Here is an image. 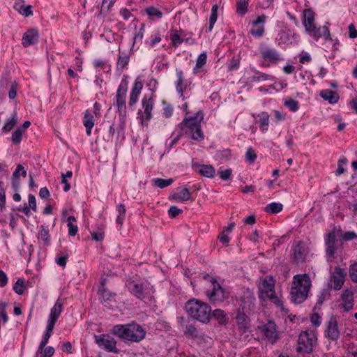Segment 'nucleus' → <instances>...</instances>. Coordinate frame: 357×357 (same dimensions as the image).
Listing matches in <instances>:
<instances>
[{
  "label": "nucleus",
  "instance_id": "6ab92c4d",
  "mask_svg": "<svg viewBox=\"0 0 357 357\" xmlns=\"http://www.w3.org/2000/svg\"><path fill=\"white\" fill-rule=\"evenodd\" d=\"M119 54L117 58L116 61V71L120 73H123L124 68L129 64L130 58L132 54L131 52H121L120 49H119Z\"/></svg>",
  "mask_w": 357,
  "mask_h": 357
},
{
  "label": "nucleus",
  "instance_id": "e433bc0d",
  "mask_svg": "<svg viewBox=\"0 0 357 357\" xmlns=\"http://www.w3.org/2000/svg\"><path fill=\"white\" fill-rule=\"evenodd\" d=\"M282 204L280 203L272 202L268 204L265 208V211L268 213H278L282 210Z\"/></svg>",
  "mask_w": 357,
  "mask_h": 357
},
{
  "label": "nucleus",
  "instance_id": "79ce46f5",
  "mask_svg": "<svg viewBox=\"0 0 357 357\" xmlns=\"http://www.w3.org/2000/svg\"><path fill=\"white\" fill-rule=\"evenodd\" d=\"M117 211L119 213V215L116 218V223L118 225H120V226H122L123 220L125 219V214H126V206L124 204H121L117 207Z\"/></svg>",
  "mask_w": 357,
  "mask_h": 357
},
{
  "label": "nucleus",
  "instance_id": "4468645a",
  "mask_svg": "<svg viewBox=\"0 0 357 357\" xmlns=\"http://www.w3.org/2000/svg\"><path fill=\"white\" fill-rule=\"evenodd\" d=\"M266 17L264 15L258 16L252 22V27L250 31L251 35L257 38H260L264 33V23Z\"/></svg>",
  "mask_w": 357,
  "mask_h": 357
},
{
  "label": "nucleus",
  "instance_id": "2f4dec72",
  "mask_svg": "<svg viewBox=\"0 0 357 357\" xmlns=\"http://www.w3.org/2000/svg\"><path fill=\"white\" fill-rule=\"evenodd\" d=\"M207 55L206 52L200 54L196 61L195 67L193 69L194 73H199L202 72V67L206 63Z\"/></svg>",
  "mask_w": 357,
  "mask_h": 357
},
{
  "label": "nucleus",
  "instance_id": "5fc2aeb1",
  "mask_svg": "<svg viewBox=\"0 0 357 357\" xmlns=\"http://www.w3.org/2000/svg\"><path fill=\"white\" fill-rule=\"evenodd\" d=\"M140 91H132L130 94V99L128 102V105L130 107H132L137 101L138 96L139 95Z\"/></svg>",
  "mask_w": 357,
  "mask_h": 357
},
{
  "label": "nucleus",
  "instance_id": "4d7b16f0",
  "mask_svg": "<svg viewBox=\"0 0 357 357\" xmlns=\"http://www.w3.org/2000/svg\"><path fill=\"white\" fill-rule=\"evenodd\" d=\"M144 32V25L142 24L140 29L135 32V36H134V43L133 45L137 43V41L142 42L143 36Z\"/></svg>",
  "mask_w": 357,
  "mask_h": 357
},
{
  "label": "nucleus",
  "instance_id": "a19ab883",
  "mask_svg": "<svg viewBox=\"0 0 357 357\" xmlns=\"http://www.w3.org/2000/svg\"><path fill=\"white\" fill-rule=\"evenodd\" d=\"M172 178L162 179V178H154L152 180L153 184L160 188H164L170 185L173 183Z\"/></svg>",
  "mask_w": 357,
  "mask_h": 357
},
{
  "label": "nucleus",
  "instance_id": "a18cd8bd",
  "mask_svg": "<svg viewBox=\"0 0 357 357\" xmlns=\"http://www.w3.org/2000/svg\"><path fill=\"white\" fill-rule=\"evenodd\" d=\"M22 133H23V130H22V128H18L13 132L12 137H11V140L14 144L17 145V144H20V142L22 141Z\"/></svg>",
  "mask_w": 357,
  "mask_h": 357
},
{
  "label": "nucleus",
  "instance_id": "13d9d810",
  "mask_svg": "<svg viewBox=\"0 0 357 357\" xmlns=\"http://www.w3.org/2000/svg\"><path fill=\"white\" fill-rule=\"evenodd\" d=\"M245 158H246V160L250 162V163H252L255 162L256 158H257V155L256 153H255L254 150L251 148H249L248 150H247V152H246V154H245Z\"/></svg>",
  "mask_w": 357,
  "mask_h": 357
},
{
  "label": "nucleus",
  "instance_id": "ea45409f",
  "mask_svg": "<svg viewBox=\"0 0 357 357\" xmlns=\"http://www.w3.org/2000/svg\"><path fill=\"white\" fill-rule=\"evenodd\" d=\"M16 112H15L12 118L7 120L5 125L3 126L2 130L3 132H7L11 130L17 123V119L16 117Z\"/></svg>",
  "mask_w": 357,
  "mask_h": 357
},
{
  "label": "nucleus",
  "instance_id": "39448f33",
  "mask_svg": "<svg viewBox=\"0 0 357 357\" xmlns=\"http://www.w3.org/2000/svg\"><path fill=\"white\" fill-rule=\"evenodd\" d=\"M259 50L261 59L269 63L277 65L284 60L282 55L273 47L261 44Z\"/></svg>",
  "mask_w": 357,
  "mask_h": 357
},
{
  "label": "nucleus",
  "instance_id": "ddd939ff",
  "mask_svg": "<svg viewBox=\"0 0 357 357\" xmlns=\"http://www.w3.org/2000/svg\"><path fill=\"white\" fill-rule=\"evenodd\" d=\"M315 40H318L321 38H324L326 40H331L330 31L326 26L317 27L316 24L306 31Z\"/></svg>",
  "mask_w": 357,
  "mask_h": 357
},
{
  "label": "nucleus",
  "instance_id": "680f3d73",
  "mask_svg": "<svg viewBox=\"0 0 357 357\" xmlns=\"http://www.w3.org/2000/svg\"><path fill=\"white\" fill-rule=\"evenodd\" d=\"M51 335H52L51 333L45 332L44 337L39 345V351L40 352L45 347L47 343L48 342L50 337H51Z\"/></svg>",
  "mask_w": 357,
  "mask_h": 357
},
{
  "label": "nucleus",
  "instance_id": "338daca9",
  "mask_svg": "<svg viewBox=\"0 0 357 357\" xmlns=\"http://www.w3.org/2000/svg\"><path fill=\"white\" fill-rule=\"evenodd\" d=\"M310 321L317 327L319 326L321 322V317L317 313H314L311 316Z\"/></svg>",
  "mask_w": 357,
  "mask_h": 357
},
{
  "label": "nucleus",
  "instance_id": "2eb2a0df",
  "mask_svg": "<svg viewBox=\"0 0 357 357\" xmlns=\"http://www.w3.org/2000/svg\"><path fill=\"white\" fill-rule=\"evenodd\" d=\"M153 287H149V285L146 284L145 283L141 284H133L131 287L130 292L137 298L142 299L144 298L145 295L149 294L152 292Z\"/></svg>",
  "mask_w": 357,
  "mask_h": 357
},
{
  "label": "nucleus",
  "instance_id": "bf43d9fd",
  "mask_svg": "<svg viewBox=\"0 0 357 357\" xmlns=\"http://www.w3.org/2000/svg\"><path fill=\"white\" fill-rule=\"evenodd\" d=\"M176 89H182L183 85V73L181 70H176Z\"/></svg>",
  "mask_w": 357,
  "mask_h": 357
},
{
  "label": "nucleus",
  "instance_id": "4c0bfd02",
  "mask_svg": "<svg viewBox=\"0 0 357 357\" xmlns=\"http://www.w3.org/2000/svg\"><path fill=\"white\" fill-rule=\"evenodd\" d=\"M259 120L258 123L261 124V129L264 131L268 130L269 116L266 112H261L258 115Z\"/></svg>",
  "mask_w": 357,
  "mask_h": 357
},
{
  "label": "nucleus",
  "instance_id": "de8ad7c7",
  "mask_svg": "<svg viewBox=\"0 0 357 357\" xmlns=\"http://www.w3.org/2000/svg\"><path fill=\"white\" fill-rule=\"evenodd\" d=\"M268 298L274 304L277 306H282V302L280 298L277 296L275 290H273L270 292H267L265 294V299Z\"/></svg>",
  "mask_w": 357,
  "mask_h": 357
},
{
  "label": "nucleus",
  "instance_id": "f3484780",
  "mask_svg": "<svg viewBox=\"0 0 357 357\" xmlns=\"http://www.w3.org/2000/svg\"><path fill=\"white\" fill-rule=\"evenodd\" d=\"M127 91H118L116 96V102L117 110L120 116L125 117L126 116V94Z\"/></svg>",
  "mask_w": 357,
  "mask_h": 357
},
{
  "label": "nucleus",
  "instance_id": "7ed1b4c3",
  "mask_svg": "<svg viewBox=\"0 0 357 357\" xmlns=\"http://www.w3.org/2000/svg\"><path fill=\"white\" fill-rule=\"evenodd\" d=\"M113 332L121 339L136 342L141 341L145 336L142 327L137 324L116 325Z\"/></svg>",
  "mask_w": 357,
  "mask_h": 357
},
{
  "label": "nucleus",
  "instance_id": "a211bd4d",
  "mask_svg": "<svg viewBox=\"0 0 357 357\" xmlns=\"http://www.w3.org/2000/svg\"><path fill=\"white\" fill-rule=\"evenodd\" d=\"M39 37L38 31L36 29H31L24 33L22 38V44L26 47L38 42Z\"/></svg>",
  "mask_w": 357,
  "mask_h": 357
},
{
  "label": "nucleus",
  "instance_id": "3c124183",
  "mask_svg": "<svg viewBox=\"0 0 357 357\" xmlns=\"http://www.w3.org/2000/svg\"><path fill=\"white\" fill-rule=\"evenodd\" d=\"M284 105L292 112H296L298 109V102L293 99H289L284 102Z\"/></svg>",
  "mask_w": 357,
  "mask_h": 357
},
{
  "label": "nucleus",
  "instance_id": "58836bf2",
  "mask_svg": "<svg viewBox=\"0 0 357 357\" xmlns=\"http://www.w3.org/2000/svg\"><path fill=\"white\" fill-rule=\"evenodd\" d=\"M62 310V303L57 301L54 304V307L51 310L50 318L54 319L56 320L59 317Z\"/></svg>",
  "mask_w": 357,
  "mask_h": 357
},
{
  "label": "nucleus",
  "instance_id": "4be33fe9",
  "mask_svg": "<svg viewBox=\"0 0 357 357\" xmlns=\"http://www.w3.org/2000/svg\"><path fill=\"white\" fill-rule=\"evenodd\" d=\"M191 198V194L186 188L181 189L180 192H175L169 196V199L175 202H186Z\"/></svg>",
  "mask_w": 357,
  "mask_h": 357
},
{
  "label": "nucleus",
  "instance_id": "e2e57ef3",
  "mask_svg": "<svg viewBox=\"0 0 357 357\" xmlns=\"http://www.w3.org/2000/svg\"><path fill=\"white\" fill-rule=\"evenodd\" d=\"M160 34L158 32H156L151 37L150 45L153 47L155 44L160 43Z\"/></svg>",
  "mask_w": 357,
  "mask_h": 357
},
{
  "label": "nucleus",
  "instance_id": "0e129e2a",
  "mask_svg": "<svg viewBox=\"0 0 357 357\" xmlns=\"http://www.w3.org/2000/svg\"><path fill=\"white\" fill-rule=\"evenodd\" d=\"M240 61L238 59L233 58L229 64L228 68L229 70H237L239 67Z\"/></svg>",
  "mask_w": 357,
  "mask_h": 357
},
{
  "label": "nucleus",
  "instance_id": "5701e85b",
  "mask_svg": "<svg viewBox=\"0 0 357 357\" xmlns=\"http://www.w3.org/2000/svg\"><path fill=\"white\" fill-rule=\"evenodd\" d=\"M98 294L101 303L103 304H110L114 301L116 294L109 291L107 289H98Z\"/></svg>",
  "mask_w": 357,
  "mask_h": 357
},
{
  "label": "nucleus",
  "instance_id": "423d86ee",
  "mask_svg": "<svg viewBox=\"0 0 357 357\" xmlns=\"http://www.w3.org/2000/svg\"><path fill=\"white\" fill-rule=\"evenodd\" d=\"M291 251V257L293 263L296 266L305 262L309 254L308 248L302 241L295 243L292 246Z\"/></svg>",
  "mask_w": 357,
  "mask_h": 357
},
{
  "label": "nucleus",
  "instance_id": "09e8293b",
  "mask_svg": "<svg viewBox=\"0 0 357 357\" xmlns=\"http://www.w3.org/2000/svg\"><path fill=\"white\" fill-rule=\"evenodd\" d=\"M38 237L40 238L46 245L50 244V234L49 230L44 226H41L40 231L38 233Z\"/></svg>",
  "mask_w": 357,
  "mask_h": 357
},
{
  "label": "nucleus",
  "instance_id": "473e14b6",
  "mask_svg": "<svg viewBox=\"0 0 357 357\" xmlns=\"http://www.w3.org/2000/svg\"><path fill=\"white\" fill-rule=\"evenodd\" d=\"M170 40L172 46L174 47H178L183 42V39H182L178 33V31L173 29L170 30Z\"/></svg>",
  "mask_w": 357,
  "mask_h": 357
},
{
  "label": "nucleus",
  "instance_id": "aec40b11",
  "mask_svg": "<svg viewBox=\"0 0 357 357\" xmlns=\"http://www.w3.org/2000/svg\"><path fill=\"white\" fill-rule=\"evenodd\" d=\"M315 13L311 9H305L303 12V24L305 27V31L309 30L315 25Z\"/></svg>",
  "mask_w": 357,
  "mask_h": 357
},
{
  "label": "nucleus",
  "instance_id": "864d4df0",
  "mask_svg": "<svg viewBox=\"0 0 357 357\" xmlns=\"http://www.w3.org/2000/svg\"><path fill=\"white\" fill-rule=\"evenodd\" d=\"M349 275L351 280L354 282H357V262L350 266Z\"/></svg>",
  "mask_w": 357,
  "mask_h": 357
},
{
  "label": "nucleus",
  "instance_id": "c9c22d12",
  "mask_svg": "<svg viewBox=\"0 0 357 357\" xmlns=\"http://www.w3.org/2000/svg\"><path fill=\"white\" fill-rule=\"evenodd\" d=\"M249 0H236V13L244 15L248 12Z\"/></svg>",
  "mask_w": 357,
  "mask_h": 357
},
{
  "label": "nucleus",
  "instance_id": "0eeeda50",
  "mask_svg": "<svg viewBox=\"0 0 357 357\" xmlns=\"http://www.w3.org/2000/svg\"><path fill=\"white\" fill-rule=\"evenodd\" d=\"M317 339L313 333H309L307 331L303 332L298 337V344L300 345L297 348L298 352L303 351L307 354H310L313 351V344L316 342Z\"/></svg>",
  "mask_w": 357,
  "mask_h": 357
},
{
  "label": "nucleus",
  "instance_id": "dca6fc26",
  "mask_svg": "<svg viewBox=\"0 0 357 357\" xmlns=\"http://www.w3.org/2000/svg\"><path fill=\"white\" fill-rule=\"evenodd\" d=\"M274 280L271 276H266L262 281L261 285L259 287V298L265 301V294L274 290Z\"/></svg>",
  "mask_w": 357,
  "mask_h": 357
},
{
  "label": "nucleus",
  "instance_id": "603ef678",
  "mask_svg": "<svg viewBox=\"0 0 357 357\" xmlns=\"http://www.w3.org/2000/svg\"><path fill=\"white\" fill-rule=\"evenodd\" d=\"M218 174L220 176V178L224 181L229 180L231 175V169H219L218 171Z\"/></svg>",
  "mask_w": 357,
  "mask_h": 357
},
{
  "label": "nucleus",
  "instance_id": "f257e3e1",
  "mask_svg": "<svg viewBox=\"0 0 357 357\" xmlns=\"http://www.w3.org/2000/svg\"><path fill=\"white\" fill-rule=\"evenodd\" d=\"M312 283L307 274L296 275L293 278L291 287V301L299 304L307 298Z\"/></svg>",
  "mask_w": 357,
  "mask_h": 357
},
{
  "label": "nucleus",
  "instance_id": "9b49d317",
  "mask_svg": "<svg viewBox=\"0 0 357 357\" xmlns=\"http://www.w3.org/2000/svg\"><path fill=\"white\" fill-rule=\"evenodd\" d=\"M325 336L331 341H336L340 337L337 322L335 317H331L326 324V328L324 331Z\"/></svg>",
  "mask_w": 357,
  "mask_h": 357
},
{
  "label": "nucleus",
  "instance_id": "a878e982",
  "mask_svg": "<svg viewBox=\"0 0 357 357\" xmlns=\"http://www.w3.org/2000/svg\"><path fill=\"white\" fill-rule=\"evenodd\" d=\"M320 96L331 104L336 103L339 100V95L335 91H321Z\"/></svg>",
  "mask_w": 357,
  "mask_h": 357
},
{
  "label": "nucleus",
  "instance_id": "052dcab7",
  "mask_svg": "<svg viewBox=\"0 0 357 357\" xmlns=\"http://www.w3.org/2000/svg\"><path fill=\"white\" fill-rule=\"evenodd\" d=\"M335 244H326V255L328 258H331L333 257V255L335 252Z\"/></svg>",
  "mask_w": 357,
  "mask_h": 357
},
{
  "label": "nucleus",
  "instance_id": "49530a36",
  "mask_svg": "<svg viewBox=\"0 0 357 357\" xmlns=\"http://www.w3.org/2000/svg\"><path fill=\"white\" fill-rule=\"evenodd\" d=\"M19 13L24 16V17H29L33 15V11H32V6L31 5H22L18 8Z\"/></svg>",
  "mask_w": 357,
  "mask_h": 357
},
{
  "label": "nucleus",
  "instance_id": "6e6d98bb",
  "mask_svg": "<svg viewBox=\"0 0 357 357\" xmlns=\"http://www.w3.org/2000/svg\"><path fill=\"white\" fill-rule=\"evenodd\" d=\"M182 213L183 210L177 208L176 206H172L168 211V214L172 218L177 217Z\"/></svg>",
  "mask_w": 357,
  "mask_h": 357
},
{
  "label": "nucleus",
  "instance_id": "bb28decb",
  "mask_svg": "<svg viewBox=\"0 0 357 357\" xmlns=\"http://www.w3.org/2000/svg\"><path fill=\"white\" fill-rule=\"evenodd\" d=\"M211 314L220 325H226L227 324L229 318L222 310L216 309Z\"/></svg>",
  "mask_w": 357,
  "mask_h": 357
},
{
  "label": "nucleus",
  "instance_id": "20e7f679",
  "mask_svg": "<svg viewBox=\"0 0 357 357\" xmlns=\"http://www.w3.org/2000/svg\"><path fill=\"white\" fill-rule=\"evenodd\" d=\"M203 119V112L198 111L195 116L185 117L181 124L188 128L186 133L190 135L194 140L202 141L204 139V133L201 127V121Z\"/></svg>",
  "mask_w": 357,
  "mask_h": 357
},
{
  "label": "nucleus",
  "instance_id": "69168bd1",
  "mask_svg": "<svg viewBox=\"0 0 357 357\" xmlns=\"http://www.w3.org/2000/svg\"><path fill=\"white\" fill-rule=\"evenodd\" d=\"M144 82H145V80L142 78V76L137 77L132 89H142Z\"/></svg>",
  "mask_w": 357,
  "mask_h": 357
},
{
  "label": "nucleus",
  "instance_id": "72a5a7b5",
  "mask_svg": "<svg viewBox=\"0 0 357 357\" xmlns=\"http://www.w3.org/2000/svg\"><path fill=\"white\" fill-rule=\"evenodd\" d=\"M0 86L5 89H16L17 84L15 80H12L10 77H3L0 82Z\"/></svg>",
  "mask_w": 357,
  "mask_h": 357
},
{
  "label": "nucleus",
  "instance_id": "b1692460",
  "mask_svg": "<svg viewBox=\"0 0 357 357\" xmlns=\"http://www.w3.org/2000/svg\"><path fill=\"white\" fill-rule=\"evenodd\" d=\"M342 300L344 303L343 308L344 311L349 312L352 309L353 303V292L350 290H345L342 295Z\"/></svg>",
  "mask_w": 357,
  "mask_h": 357
},
{
  "label": "nucleus",
  "instance_id": "f03ea898",
  "mask_svg": "<svg viewBox=\"0 0 357 357\" xmlns=\"http://www.w3.org/2000/svg\"><path fill=\"white\" fill-rule=\"evenodd\" d=\"M185 310L188 314L195 320L202 323H208L210 321L211 307L200 300L190 299L185 303Z\"/></svg>",
  "mask_w": 357,
  "mask_h": 357
},
{
  "label": "nucleus",
  "instance_id": "393cba45",
  "mask_svg": "<svg viewBox=\"0 0 357 357\" xmlns=\"http://www.w3.org/2000/svg\"><path fill=\"white\" fill-rule=\"evenodd\" d=\"M255 297L252 293L248 291L246 295H244L241 298L242 307L243 310H251L254 307Z\"/></svg>",
  "mask_w": 357,
  "mask_h": 357
},
{
  "label": "nucleus",
  "instance_id": "f8f14e48",
  "mask_svg": "<svg viewBox=\"0 0 357 357\" xmlns=\"http://www.w3.org/2000/svg\"><path fill=\"white\" fill-rule=\"evenodd\" d=\"M346 273L339 266L335 268L331 280L328 284H332V288L339 290L342 288L345 279Z\"/></svg>",
  "mask_w": 357,
  "mask_h": 357
},
{
  "label": "nucleus",
  "instance_id": "f704fd0d",
  "mask_svg": "<svg viewBox=\"0 0 357 357\" xmlns=\"http://www.w3.org/2000/svg\"><path fill=\"white\" fill-rule=\"evenodd\" d=\"M144 11L152 19H160L163 16L162 13L154 6H149L145 8Z\"/></svg>",
  "mask_w": 357,
  "mask_h": 357
},
{
  "label": "nucleus",
  "instance_id": "1a4fd4ad",
  "mask_svg": "<svg viewBox=\"0 0 357 357\" xmlns=\"http://www.w3.org/2000/svg\"><path fill=\"white\" fill-rule=\"evenodd\" d=\"M258 330L271 344L275 343L279 338L276 325L272 321H269L266 324L258 326Z\"/></svg>",
  "mask_w": 357,
  "mask_h": 357
},
{
  "label": "nucleus",
  "instance_id": "c756f323",
  "mask_svg": "<svg viewBox=\"0 0 357 357\" xmlns=\"http://www.w3.org/2000/svg\"><path fill=\"white\" fill-rule=\"evenodd\" d=\"M199 173L207 178H213L215 176V170L211 165H199Z\"/></svg>",
  "mask_w": 357,
  "mask_h": 357
},
{
  "label": "nucleus",
  "instance_id": "774afa93",
  "mask_svg": "<svg viewBox=\"0 0 357 357\" xmlns=\"http://www.w3.org/2000/svg\"><path fill=\"white\" fill-rule=\"evenodd\" d=\"M68 234L71 236H74L77 234L78 228L77 225H73L72 222L68 223Z\"/></svg>",
  "mask_w": 357,
  "mask_h": 357
},
{
  "label": "nucleus",
  "instance_id": "37998d69",
  "mask_svg": "<svg viewBox=\"0 0 357 357\" xmlns=\"http://www.w3.org/2000/svg\"><path fill=\"white\" fill-rule=\"evenodd\" d=\"M25 289V282L23 279H18L13 286V290L18 295L23 294Z\"/></svg>",
  "mask_w": 357,
  "mask_h": 357
},
{
  "label": "nucleus",
  "instance_id": "c85d7f7f",
  "mask_svg": "<svg viewBox=\"0 0 357 357\" xmlns=\"http://www.w3.org/2000/svg\"><path fill=\"white\" fill-rule=\"evenodd\" d=\"M218 5L214 4L211 8V15L209 17V24H208V28L206 30V32H211L213 30L214 24L216 22L217 19H218Z\"/></svg>",
  "mask_w": 357,
  "mask_h": 357
},
{
  "label": "nucleus",
  "instance_id": "6e6552de",
  "mask_svg": "<svg viewBox=\"0 0 357 357\" xmlns=\"http://www.w3.org/2000/svg\"><path fill=\"white\" fill-rule=\"evenodd\" d=\"M210 282L213 289L207 294L209 301L214 304L223 302L227 297L226 291L215 278H210Z\"/></svg>",
  "mask_w": 357,
  "mask_h": 357
},
{
  "label": "nucleus",
  "instance_id": "412c9836",
  "mask_svg": "<svg viewBox=\"0 0 357 357\" xmlns=\"http://www.w3.org/2000/svg\"><path fill=\"white\" fill-rule=\"evenodd\" d=\"M142 105H143V107L144 109V113L142 115V123H144V121H148L152 117V115H151V111H152V109H153V100H152V98H144L142 100Z\"/></svg>",
  "mask_w": 357,
  "mask_h": 357
},
{
  "label": "nucleus",
  "instance_id": "7c9ffc66",
  "mask_svg": "<svg viewBox=\"0 0 357 357\" xmlns=\"http://www.w3.org/2000/svg\"><path fill=\"white\" fill-rule=\"evenodd\" d=\"M236 321L239 328H248L249 322L248 320V317L245 313H242L238 310L236 316Z\"/></svg>",
  "mask_w": 357,
  "mask_h": 357
},
{
  "label": "nucleus",
  "instance_id": "c03bdc74",
  "mask_svg": "<svg viewBox=\"0 0 357 357\" xmlns=\"http://www.w3.org/2000/svg\"><path fill=\"white\" fill-rule=\"evenodd\" d=\"M54 353V349L52 347H45L40 352L39 348L36 352L37 357H51Z\"/></svg>",
  "mask_w": 357,
  "mask_h": 357
},
{
  "label": "nucleus",
  "instance_id": "9d476101",
  "mask_svg": "<svg viewBox=\"0 0 357 357\" xmlns=\"http://www.w3.org/2000/svg\"><path fill=\"white\" fill-rule=\"evenodd\" d=\"M96 344L109 352L117 353L116 349V341L112 337L106 334L94 336Z\"/></svg>",
  "mask_w": 357,
  "mask_h": 357
},
{
  "label": "nucleus",
  "instance_id": "cd10ccee",
  "mask_svg": "<svg viewBox=\"0 0 357 357\" xmlns=\"http://www.w3.org/2000/svg\"><path fill=\"white\" fill-rule=\"evenodd\" d=\"M83 122L86 127L87 135H90L91 133V129L94 126V119L93 116L89 111L85 112Z\"/></svg>",
  "mask_w": 357,
  "mask_h": 357
},
{
  "label": "nucleus",
  "instance_id": "8fccbe9b",
  "mask_svg": "<svg viewBox=\"0 0 357 357\" xmlns=\"http://www.w3.org/2000/svg\"><path fill=\"white\" fill-rule=\"evenodd\" d=\"M331 289H332V284H328L327 289H324L321 291V295L319 296V297L318 298V301H317L318 304H320V305L324 303V301L329 297Z\"/></svg>",
  "mask_w": 357,
  "mask_h": 357
}]
</instances>
